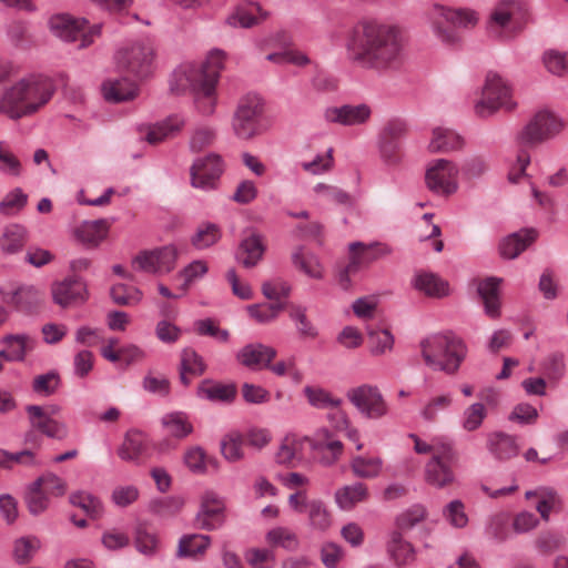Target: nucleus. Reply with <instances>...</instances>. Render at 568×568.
<instances>
[{"instance_id": "bb28decb", "label": "nucleus", "mask_w": 568, "mask_h": 568, "mask_svg": "<svg viewBox=\"0 0 568 568\" xmlns=\"http://www.w3.org/2000/svg\"><path fill=\"white\" fill-rule=\"evenodd\" d=\"M30 237L28 229L20 223H9L0 234V251L3 255H16L23 251Z\"/></svg>"}, {"instance_id": "412c9836", "label": "nucleus", "mask_w": 568, "mask_h": 568, "mask_svg": "<svg viewBox=\"0 0 568 568\" xmlns=\"http://www.w3.org/2000/svg\"><path fill=\"white\" fill-rule=\"evenodd\" d=\"M351 267L367 268L374 262L392 254V247L382 242H352L348 244Z\"/></svg>"}, {"instance_id": "20e7f679", "label": "nucleus", "mask_w": 568, "mask_h": 568, "mask_svg": "<svg viewBox=\"0 0 568 568\" xmlns=\"http://www.w3.org/2000/svg\"><path fill=\"white\" fill-rule=\"evenodd\" d=\"M434 37L446 47H457L462 37L455 28L468 29L479 21V14L470 8H452L434 4L428 13Z\"/></svg>"}, {"instance_id": "72a5a7b5", "label": "nucleus", "mask_w": 568, "mask_h": 568, "mask_svg": "<svg viewBox=\"0 0 568 568\" xmlns=\"http://www.w3.org/2000/svg\"><path fill=\"white\" fill-rule=\"evenodd\" d=\"M335 503L342 510H351L355 505L368 498L367 486L363 483H354L338 488L334 494Z\"/></svg>"}, {"instance_id": "13d9d810", "label": "nucleus", "mask_w": 568, "mask_h": 568, "mask_svg": "<svg viewBox=\"0 0 568 568\" xmlns=\"http://www.w3.org/2000/svg\"><path fill=\"white\" fill-rule=\"evenodd\" d=\"M226 53L221 49H212L204 62L200 63L205 69L206 81L217 84L220 73L224 68Z\"/></svg>"}, {"instance_id": "7c9ffc66", "label": "nucleus", "mask_w": 568, "mask_h": 568, "mask_svg": "<svg viewBox=\"0 0 568 568\" xmlns=\"http://www.w3.org/2000/svg\"><path fill=\"white\" fill-rule=\"evenodd\" d=\"M101 91L108 102L119 103L133 100L136 97L138 87L125 78L108 79L102 83Z\"/></svg>"}, {"instance_id": "a19ab883", "label": "nucleus", "mask_w": 568, "mask_h": 568, "mask_svg": "<svg viewBox=\"0 0 568 568\" xmlns=\"http://www.w3.org/2000/svg\"><path fill=\"white\" fill-rule=\"evenodd\" d=\"M145 436L139 430L126 433L123 443L118 449L119 457L124 462H135L145 450Z\"/></svg>"}, {"instance_id": "6e6552de", "label": "nucleus", "mask_w": 568, "mask_h": 568, "mask_svg": "<svg viewBox=\"0 0 568 568\" xmlns=\"http://www.w3.org/2000/svg\"><path fill=\"white\" fill-rule=\"evenodd\" d=\"M565 129L564 119L549 109H540L517 135L523 145H536L556 138Z\"/></svg>"}, {"instance_id": "f03ea898", "label": "nucleus", "mask_w": 568, "mask_h": 568, "mask_svg": "<svg viewBox=\"0 0 568 568\" xmlns=\"http://www.w3.org/2000/svg\"><path fill=\"white\" fill-rule=\"evenodd\" d=\"M52 80L42 74H28L7 87L0 95V114L11 120L31 116L53 97Z\"/></svg>"}, {"instance_id": "39448f33", "label": "nucleus", "mask_w": 568, "mask_h": 568, "mask_svg": "<svg viewBox=\"0 0 568 568\" xmlns=\"http://www.w3.org/2000/svg\"><path fill=\"white\" fill-rule=\"evenodd\" d=\"M517 108L511 84L497 73L486 75L480 95L474 102V112L478 118L487 119L500 110L513 111Z\"/></svg>"}, {"instance_id": "69168bd1", "label": "nucleus", "mask_w": 568, "mask_h": 568, "mask_svg": "<svg viewBox=\"0 0 568 568\" xmlns=\"http://www.w3.org/2000/svg\"><path fill=\"white\" fill-rule=\"evenodd\" d=\"M486 416L485 405L483 403H474L463 412L462 427L467 432H474L483 425Z\"/></svg>"}, {"instance_id": "6ab92c4d", "label": "nucleus", "mask_w": 568, "mask_h": 568, "mask_svg": "<svg viewBox=\"0 0 568 568\" xmlns=\"http://www.w3.org/2000/svg\"><path fill=\"white\" fill-rule=\"evenodd\" d=\"M224 500L213 490H206L201 495L200 508L196 514V524L205 530H215L224 524Z\"/></svg>"}, {"instance_id": "a211bd4d", "label": "nucleus", "mask_w": 568, "mask_h": 568, "mask_svg": "<svg viewBox=\"0 0 568 568\" xmlns=\"http://www.w3.org/2000/svg\"><path fill=\"white\" fill-rule=\"evenodd\" d=\"M307 444L314 457L324 466L335 464L344 448L343 443L336 439L332 432L325 427L317 429L311 437L307 436Z\"/></svg>"}, {"instance_id": "5fc2aeb1", "label": "nucleus", "mask_w": 568, "mask_h": 568, "mask_svg": "<svg viewBox=\"0 0 568 568\" xmlns=\"http://www.w3.org/2000/svg\"><path fill=\"white\" fill-rule=\"evenodd\" d=\"M283 308L281 303H261L248 305L246 311L256 323L270 324L278 317Z\"/></svg>"}, {"instance_id": "b1692460", "label": "nucleus", "mask_w": 568, "mask_h": 568, "mask_svg": "<svg viewBox=\"0 0 568 568\" xmlns=\"http://www.w3.org/2000/svg\"><path fill=\"white\" fill-rule=\"evenodd\" d=\"M389 560L397 567H404L416 560L417 551L400 531H390L385 544Z\"/></svg>"}, {"instance_id": "c756f323", "label": "nucleus", "mask_w": 568, "mask_h": 568, "mask_svg": "<svg viewBox=\"0 0 568 568\" xmlns=\"http://www.w3.org/2000/svg\"><path fill=\"white\" fill-rule=\"evenodd\" d=\"M537 235L535 229H524L508 235L499 245L501 256L509 260L516 258L537 239Z\"/></svg>"}, {"instance_id": "052dcab7", "label": "nucleus", "mask_w": 568, "mask_h": 568, "mask_svg": "<svg viewBox=\"0 0 568 568\" xmlns=\"http://www.w3.org/2000/svg\"><path fill=\"white\" fill-rule=\"evenodd\" d=\"M33 483L36 487H40L42 491L49 496L60 497L67 491L65 480L51 471L44 473Z\"/></svg>"}, {"instance_id": "774afa93", "label": "nucleus", "mask_w": 568, "mask_h": 568, "mask_svg": "<svg viewBox=\"0 0 568 568\" xmlns=\"http://www.w3.org/2000/svg\"><path fill=\"white\" fill-rule=\"evenodd\" d=\"M378 151L382 161L387 165H396L400 162L402 144L399 141L378 136Z\"/></svg>"}, {"instance_id": "4be33fe9", "label": "nucleus", "mask_w": 568, "mask_h": 568, "mask_svg": "<svg viewBox=\"0 0 568 568\" xmlns=\"http://www.w3.org/2000/svg\"><path fill=\"white\" fill-rule=\"evenodd\" d=\"M51 294L53 302L61 307L83 304L88 298L85 283L75 277H68L53 283Z\"/></svg>"}, {"instance_id": "8fccbe9b", "label": "nucleus", "mask_w": 568, "mask_h": 568, "mask_svg": "<svg viewBox=\"0 0 568 568\" xmlns=\"http://www.w3.org/2000/svg\"><path fill=\"white\" fill-rule=\"evenodd\" d=\"M305 306L292 304L288 310V317L295 324V328L301 337L315 338L318 334L317 328L311 322L306 314Z\"/></svg>"}, {"instance_id": "cd10ccee", "label": "nucleus", "mask_w": 568, "mask_h": 568, "mask_svg": "<svg viewBox=\"0 0 568 568\" xmlns=\"http://www.w3.org/2000/svg\"><path fill=\"white\" fill-rule=\"evenodd\" d=\"M264 252L263 237L260 234L252 233L240 242L235 252V260L244 267L251 268L260 263Z\"/></svg>"}, {"instance_id": "f704fd0d", "label": "nucleus", "mask_w": 568, "mask_h": 568, "mask_svg": "<svg viewBox=\"0 0 568 568\" xmlns=\"http://www.w3.org/2000/svg\"><path fill=\"white\" fill-rule=\"evenodd\" d=\"M161 426L175 439H183L193 433V425L184 412H171L161 417Z\"/></svg>"}, {"instance_id": "c03bdc74", "label": "nucleus", "mask_w": 568, "mask_h": 568, "mask_svg": "<svg viewBox=\"0 0 568 568\" xmlns=\"http://www.w3.org/2000/svg\"><path fill=\"white\" fill-rule=\"evenodd\" d=\"M349 466L355 477L372 479L381 475L383 460L379 457L356 456L352 458Z\"/></svg>"}, {"instance_id": "1a4fd4ad", "label": "nucleus", "mask_w": 568, "mask_h": 568, "mask_svg": "<svg viewBox=\"0 0 568 568\" xmlns=\"http://www.w3.org/2000/svg\"><path fill=\"white\" fill-rule=\"evenodd\" d=\"M84 18L75 19L69 14H55L50 18L51 32L65 42H78V48L83 49L94 42L101 33V24L87 27Z\"/></svg>"}, {"instance_id": "a878e982", "label": "nucleus", "mask_w": 568, "mask_h": 568, "mask_svg": "<svg viewBox=\"0 0 568 568\" xmlns=\"http://www.w3.org/2000/svg\"><path fill=\"white\" fill-rule=\"evenodd\" d=\"M307 444V436H297L295 434L286 435L275 454V460L280 465H285L290 467L298 466L304 456L303 449Z\"/></svg>"}, {"instance_id": "864d4df0", "label": "nucleus", "mask_w": 568, "mask_h": 568, "mask_svg": "<svg viewBox=\"0 0 568 568\" xmlns=\"http://www.w3.org/2000/svg\"><path fill=\"white\" fill-rule=\"evenodd\" d=\"M28 203V194L22 189L9 191L0 201V214L4 216L18 215Z\"/></svg>"}, {"instance_id": "0e129e2a", "label": "nucleus", "mask_w": 568, "mask_h": 568, "mask_svg": "<svg viewBox=\"0 0 568 568\" xmlns=\"http://www.w3.org/2000/svg\"><path fill=\"white\" fill-rule=\"evenodd\" d=\"M302 170L313 175H321L332 170L334 165L333 149L329 148L325 153H320L311 161H304L301 164Z\"/></svg>"}, {"instance_id": "58836bf2", "label": "nucleus", "mask_w": 568, "mask_h": 568, "mask_svg": "<svg viewBox=\"0 0 568 568\" xmlns=\"http://www.w3.org/2000/svg\"><path fill=\"white\" fill-rule=\"evenodd\" d=\"M292 262L295 267L314 280L324 277V266L320 258L313 253H305L303 246H298L292 254Z\"/></svg>"}, {"instance_id": "bf43d9fd", "label": "nucleus", "mask_w": 568, "mask_h": 568, "mask_svg": "<svg viewBox=\"0 0 568 568\" xmlns=\"http://www.w3.org/2000/svg\"><path fill=\"white\" fill-rule=\"evenodd\" d=\"M41 547V541L34 536H26L17 539L13 547L14 559L19 564L29 562Z\"/></svg>"}, {"instance_id": "6e6d98bb", "label": "nucleus", "mask_w": 568, "mask_h": 568, "mask_svg": "<svg viewBox=\"0 0 568 568\" xmlns=\"http://www.w3.org/2000/svg\"><path fill=\"white\" fill-rule=\"evenodd\" d=\"M310 525L317 530L324 531L332 525V515L326 505L320 499H312L306 511Z\"/></svg>"}, {"instance_id": "f8f14e48", "label": "nucleus", "mask_w": 568, "mask_h": 568, "mask_svg": "<svg viewBox=\"0 0 568 568\" xmlns=\"http://www.w3.org/2000/svg\"><path fill=\"white\" fill-rule=\"evenodd\" d=\"M458 173L454 162L446 159L434 160L426 170V186L437 195L449 196L458 190Z\"/></svg>"}, {"instance_id": "393cba45", "label": "nucleus", "mask_w": 568, "mask_h": 568, "mask_svg": "<svg viewBox=\"0 0 568 568\" xmlns=\"http://www.w3.org/2000/svg\"><path fill=\"white\" fill-rule=\"evenodd\" d=\"M457 460L432 457L425 465V480L435 488H445L456 480L454 466Z\"/></svg>"}, {"instance_id": "ddd939ff", "label": "nucleus", "mask_w": 568, "mask_h": 568, "mask_svg": "<svg viewBox=\"0 0 568 568\" xmlns=\"http://www.w3.org/2000/svg\"><path fill=\"white\" fill-rule=\"evenodd\" d=\"M26 412L28 414L31 429L26 433L24 443H34L37 438L36 432L58 440H62L68 437V426L64 423L50 417L49 409L39 405H28L26 407Z\"/></svg>"}, {"instance_id": "f257e3e1", "label": "nucleus", "mask_w": 568, "mask_h": 568, "mask_svg": "<svg viewBox=\"0 0 568 568\" xmlns=\"http://www.w3.org/2000/svg\"><path fill=\"white\" fill-rule=\"evenodd\" d=\"M345 48L351 61L364 68H387L403 53V38L395 26L363 21L347 33Z\"/></svg>"}, {"instance_id": "5701e85b", "label": "nucleus", "mask_w": 568, "mask_h": 568, "mask_svg": "<svg viewBox=\"0 0 568 568\" xmlns=\"http://www.w3.org/2000/svg\"><path fill=\"white\" fill-rule=\"evenodd\" d=\"M276 349L262 343H251L243 346L236 354V359L243 366L258 371L268 366L275 358Z\"/></svg>"}, {"instance_id": "473e14b6", "label": "nucleus", "mask_w": 568, "mask_h": 568, "mask_svg": "<svg viewBox=\"0 0 568 568\" xmlns=\"http://www.w3.org/2000/svg\"><path fill=\"white\" fill-rule=\"evenodd\" d=\"M487 449L496 459L499 460H506L515 457L519 452L516 438L503 432L488 434Z\"/></svg>"}, {"instance_id": "aec40b11", "label": "nucleus", "mask_w": 568, "mask_h": 568, "mask_svg": "<svg viewBox=\"0 0 568 568\" xmlns=\"http://www.w3.org/2000/svg\"><path fill=\"white\" fill-rule=\"evenodd\" d=\"M206 82L205 69L201 68L200 63L184 62L173 71L170 88L178 94L185 91L193 93Z\"/></svg>"}, {"instance_id": "680f3d73", "label": "nucleus", "mask_w": 568, "mask_h": 568, "mask_svg": "<svg viewBox=\"0 0 568 568\" xmlns=\"http://www.w3.org/2000/svg\"><path fill=\"white\" fill-rule=\"evenodd\" d=\"M0 173L9 178L22 174L20 160L9 150L4 141H0Z\"/></svg>"}, {"instance_id": "423d86ee", "label": "nucleus", "mask_w": 568, "mask_h": 568, "mask_svg": "<svg viewBox=\"0 0 568 568\" xmlns=\"http://www.w3.org/2000/svg\"><path fill=\"white\" fill-rule=\"evenodd\" d=\"M525 14L526 8L520 0H500L486 22L488 34L499 40L511 39L521 29Z\"/></svg>"}, {"instance_id": "4d7b16f0", "label": "nucleus", "mask_w": 568, "mask_h": 568, "mask_svg": "<svg viewBox=\"0 0 568 568\" xmlns=\"http://www.w3.org/2000/svg\"><path fill=\"white\" fill-rule=\"evenodd\" d=\"M221 239V230L215 223L201 224L192 236V244L197 250H205L214 245Z\"/></svg>"}, {"instance_id": "f3484780", "label": "nucleus", "mask_w": 568, "mask_h": 568, "mask_svg": "<svg viewBox=\"0 0 568 568\" xmlns=\"http://www.w3.org/2000/svg\"><path fill=\"white\" fill-rule=\"evenodd\" d=\"M0 296L3 303L27 314L34 312L43 301V293L32 284H20L11 288L0 287Z\"/></svg>"}, {"instance_id": "c85d7f7f", "label": "nucleus", "mask_w": 568, "mask_h": 568, "mask_svg": "<svg viewBox=\"0 0 568 568\" xmlns=\"http://www.w3.org/2000/svg\"><path fill=\"white\" fill-rule=\"evenodd\" d=\"M465 141L456 131L446 126H435L428 143L430 153H448L463 149Z\"/></svg>"}, {"instance_id": "3c124183", "label": "nucleus", "mask_w": 568, "mask_h": 568, "mask_svg": "<svg viewBox=\"0 0 568 568\" xmlns=\"http://www.w3.org/2000/svg\"><path fill=\"white\" fill-rule=\"evenodd\" d=\"M303 392L310 405L317 409L337 408L343 403L342 398L334 397L322 387L305 386Z\"/></svg>"}, {"instance_id": "4c0bfd02", "label": "nucleus", "mask_w": 568, "mask_h": 568, "mask_svg": "<svg viewBox=\"0 0 568 568\" xmlns=\"http://www.w3.org/2000/svg\"><path fill=\"white\" fill-rule=\"evenodd\" d=\"M428 516L427 508L422 504H414L398 513L394 519L395 529L403 535L423 523Z\"/></svg>"}, {"instance_id": "c9c22d12", "label": "nucleus", "mask_w": 568, "mask_h": 568, "mask_svg": "<svg viewBox=\"0 0 568 568\" xmlns=\"http://www.w3.org/2000/svg\"><path fill=\"white\" fill-rule=\"evenodd\" d=\"M499 284V278L488 277L481 281L477 288L485 305V313L493 318L498 317L500 314Z\"/></svg>"}, {"instance_id": "603ef678", "label": "nucleus", "mask_w": 568, "mask_h": 568, "mask_svg": "<svg viewBox=\"0 0 568 568\" xmlns=\"http://www.w3.org/2000/svg\"><path fill=\"white\" fill-rule=\"evenodd\" d=\"M265 539L271 546L282 547L288 551H295L300 546L297 535L286 527H275L268 530Z\"/></svg>"}, {"instance_id": "2eb2a0df", "label": "nucleus", "mask_w": 568, "mask_h": 568, "mask_svg": "<svg viewBox=\"0 0 568 568\" xmlns=\"http://www.w3.org/2000/svg\"><path fill=\"white\" fill-rule=\"evenodd\" d=\"M178 250L174 245H165L150 251H143L133 260V266L151 274H166L174 267Z\"/></svg>"}, {"instance_id": "dca6fc26", "label": "nucleus", "mask_w": 568, "mask_h": 568, "mask_svg": "<svg viewBox=\"0 0 568 568\" xmlns=\"http://www.w3.org/2000/svg\"><path fill=\"white\" fill-rule=\"evenodd\" d=\"M372 114L373 110L367 103H347L326 108L324 119L331 124L341 126H359L366 124Z\"/></svg>"}, {"instance_id": "9b49d317", "label": "nucleus", "mask_w": 568, "mask_h": 568, "mask_svg": "<svg viewBox=\"0 0 568 568\" xmlns=\"http://www.w3.org/2000/svg\"><path fill=\"white\" fill-rule=\"evenodd\" d=\"M346 397L357 412L368 419H381L388 414V405L376 385L362 384L349 388Z\"/></svg>"}, {"instance_id": "a18cd8bd", "label": "nucleus", "mask_w": 568, "mask_h": 568, "mask_svg": "<svg viewBox=\"0 0 568 568\" xmlns=\"http://www.w3.org/2000/svg\"><path fill=\"white\" fill-rule=\"evenodd\" d=\"M216 85L212 82H206L204 87L193 92L195 110L205 116L212 115L216 108Z\"/></svg>"}, {"instance_id": "4468645a", "label": "nucleus", "mask_w": 568, "mask_h": 568, "mask_svg": "<svg viewBox=\"0 0 568 568\" xmlns=\"http://www.w3.org/2000/svg\"><path fill=\"white\" fill-rule=\"evenodd\" d=\"M225 165L221 155L209 153L196 158L190 168V182L194 189L211 191L216 189Z\"/></svg>"}, {"instance_id": "49530a36", "label": "nucleus", "mask_w": 568, "mask_h": 568, "mask_svg": "<svg viewBox=\"0 0 568 568\" xmlns=\"http://www.w3.org/2000/svg\"><path fill=\"white\" fill-rule=\"evenodd\" d=\"M70 503L82 509L90 518L99 519L103 515V504L101 500L88 491H75L69 497Z\"/></svg>"}, {"instance_id": "9d476101", "label": "nucleus", "mask_w": 568, "mask_h": 568, "mask_svg": "<svg viewBox=\"0 0 568 568\" xmlns=\"http://www.w3.org/2000/svg\"><path fill=\"white\" fill-rule=\"evenodd\" d=\"M263 106L262 98L254 93H248L239 101L232 119V129L236 138L250 140L258 134Z\"/></svg>"}, {"instance_id": "7ed1b4c3", "label": "nucleus", "mask_w": 568, "mask_h": 568, "mask_svg": "<svg viewBox=\"0 0 568 568\" xmlns=\"http://www.w3.org/2000/svg\"><path fill=\"white\" fill-rule=\"evenodd\" d=\"M423 363L434 372L455 375L467 356V346L463 338L453 332L426 335L418 342Z\"/></svg>"}, {"instance_id": "37998d69", "label": "nucleus", "mask_w": 568, "mask_h": 568, "mask_svg": "<svg viewBox=\"0 0 568 568\" xmlns=\"http://www.w3.org/2000/svg\"><path fill=\"white\" fill-rule=\"evenodd\" d=\"M414 286L428 296L443 297L448 295V283L433 273H420L414 278Z\"/></svg>"}, {"instance_id": "e2e57ef3", "label": "nucleus", "mask_w": 568, "mask_h": 568, "mask_svg": "<svg viewBox=\"0 0 568 568\" xmlns=\"http://www.w3.org/2000/svg\"><path fill=\"white\" fill-rule=\"evenodd\" d=\"M545 68L554 75L568 74V52L547 50L542 55Z\"/></svg>"}, {"instance_id": "338daca9", "label": "nucleus", "mask_w": 568, "mask_h": 568, "mask_svg": "<svg viewBox=\"0 0 568 568\" xmlns=\"http://www.w3.org/2000/svg\"><path fill=\"white\" fill-rule=\"evenodd\" d=\"M453 404L450 393L430 398L422 408L420 416L427 422H434L440 410L448 409Z\"/></svg>"}, {"instance_id": "0eeeda50", "label": "nucleus", "mask_w": 568, "mask_h": 568, "mask_svg": "<svg viewBox=\"0 0 568 568\" xmlns=\"http://www.w3.org/2000/svg\"><path fill=\"white\" fill-rule=\"evenodd\" d=\"M155 49L150 40H139L120 48L114 55L116 68L143 79L155 69Z\"/></svg>"}, {"instance_id": "2f4dec72", "label": "nucleus", "mask_w": 568, "mask_h": 568, "mask_svg": "<svg viewBox=\"0 0 568 568\" xmlns=\"http://www.w3.org/2000/svg\"><path fill=\"white\" fill-rule=\"evenodd\" d=\"M185 125V119L182 115L173 114L161 122L149 126L145 140L150 144H158L164 140L178 134Z\"/></svg>"}, {"instance_id": "de8ad7c7", "label": "nucleus", "mask_w": 568, "mask_h": 568, "mask_svg": "<svg viewBox=\"0 0 568 568\" xmlns=\"http://www.w3.org/2000/svg\"><path fill=\"white\" fill-rule=\"evenodd\" d=\"M211 538L207 535H185L179 541V557H195L202 555L210 546Z\"/></svg>"}, {"instance_id": "09e8293b", "label": "nucleus", "mask_w": 568, "mask_h": 568, "mask_svg": "<svg viewBox=\"0 0 568 568\" xmlns=\"http://www.w3.org/2000/svg\"><path fill=\"white\" fill-rule=\"evenodd\" d=\"M110 297L118 305L136 306L141 303L143 293L135 286L118 283L111 286Z\"/></svg>"}, {"instance_id": "ea45409f", "label": "nucleus", "mask_w": 568, "mask_h": 568, "mask_svg": "<svg viewBox=\"0 0 568 568\" xmlns=\"http://www.w3.org/2000/svg\"><path fill=\"white\" fill-rule=\"evenodd\" d=\"M110 224L106 220L85 221L77 232L79 240L88 245L98 246L108 235Z\"/></svg>"}, {"instance_id": "e433bc0d", "label": "nucleus", "mask_w": 568, "mask_h": 568, "mask_svg": "<svg viewBox=\"0 0 568 568\" xmlns=\"http://www.w3.org/2000/svg\"><path fill=\"white\" fill-rule=\"evenodd\" d=\"M0 344L8 347L9 362H23L34 347V342L28 334L4 335Z\"/></svg>"}, {"instance_id": "79ce46f5", "label": "nucleus", "mask_w": 568, "mask_h": 568, "mask_svg": "<svg viewBox=\"0 0 568 568\" xmlns=\"http://www.w3.org/2000/svg\"><path fill=\"white\" fill-rule=\"evenodd\" d=\"M197 395L212 402H231L236 395V388L233 384L203 381L197 388Z\"/></svg>"}]
</instances>
